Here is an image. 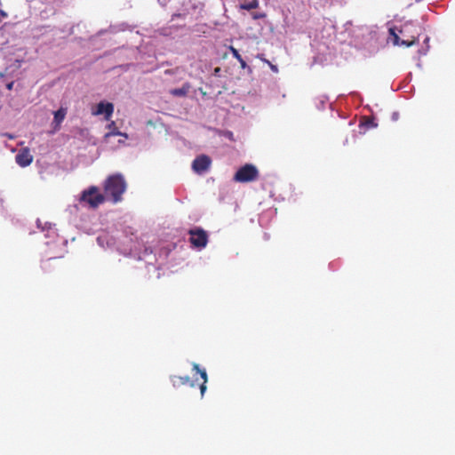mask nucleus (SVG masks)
<instances>
[{"mask_svg": "<svg viewBox=\"0 0 455 455\" xmlns=\"http://www.w3.org/2000/svg\"><path fill=\"white\" fill-rule=\"evenodd\" d=\"M126 182L124 177L117 173L110 175L104 182V196L107 199H110L114 204L122 201V196L126 190Z\"/></svg>", "mask_w": 455, "mask_h": 455, "instance_id": "2", "label": "nucleus"}, {"mask_svg": "<svg viewBox=\"0 0 455 455\" xmlns=\"http://www.w3.org/2000/svg\"><path fill=\"white\" fill-rule=\"evenodd\" d=\"M67 115V108H60L54 112L53 123L55 124V129H58L60 124L63 122Z\"/></svg>", "mask_w": 455, "mask_h": 455, "instance_id": "11", "label": "nucleus"}, {"mask_svg": "<svg viewBox=\"0 0 455 455\" xmlns=\"http://www.w3.org/2000/svg\"><path fill=\"white\" fill-rule=\"evenodd\" d=\"M171 381L174 387H178L185 386V385H190L191 387L194 386V383L191 380L189 376H176V375L172 376Z\"/></svg>", "mask_w": 455, "mask_h": 455, "instance_id": "9", "label": "nucleus"}, {"mask_svg": "<svg viewBox=\"0 0 455 455\" xmlns=\"http://www.w3.org/2000/svg\"><path fill=\"white\" fill-rule=\"evenodd\" d=\"M8 17L7 12L0 9V21Z\"/></svg>", "mask_w": 455, "mask_h": 455, "instance_id": "20", "label": "nucleus"}, {"mask_svg": "<svg viewBox=\"0 0 455 455\" xmlns=\"http://www.w3.org/2000/svg\"><path fill=\"white\" fill-rule=\"evenodd\" d=\"M388 31L394 45L411 47L418 44L419 32L418 26L412 21L404 22L399 28H390Z\"/></svg>", "mask_w": 455, "mask_h": 455, "instance_id": "1", "label": "nucleus"}, {"mask_svg": "<svg viewBox=\"0 0 455 455\" xmlns=\"http://www.w3.org/2000/svg\"><path fill=\"white\" fill-rule=\"evenodd\" d=\"M120 136L124 137V138H127V137H128V136H127V134H126V133H124V132H122V134H121Z\"/></svg>", "mask_w": 455, "mask_h": 455, "instance_id": "24", "label": "nucleus"}, {"mask_svg": "<svg viewBox=\"0 0 455 455\" xmlns=\"http://www.w3.org/2000/svg\"><path fill=\"white\" fill-rule=\"evenodd\" d=\"M259 6V1L258 0H251L250 2L243 3L240 5V8L243 10H252L256 9Z\"/></svg>", "mask_w": 455, "mask_h": 455, "instance_id": "14", "label": "nucleus"}, {"mask_svg": "<svg viewBox=\"0 0 455 455\" xmlns=\"http://www.w3.org/2000/svg\"><path fill=\"white\" fill-rule=\"evenodd\" d=\"M271 68H272L273 70H275V71H276V70H277L276 67H275V66H273V65H271Z\"/></svg>", "mask_w": 455, "mask_h": 455, "instance_id": "23", "label": "nucleus"}, {"mask_svg": "<svg viewBox=\"0 0 455 455\" xmlns=\"http://www.w3.org/2000/svg\"><path fill=\"white\" fill-rule=\"evenodd\" d=\"M258 169L250 164L242 166L235 174L234 180L236 182H251L258 179Z\"/></svg>", "mask_w": 455, "mask_h": 455, "instance_id": "4", "label": "nucleus"}, {"mask_svg": "<svg viewBox=\"0 0 455 455\" xmlns=\"http://www.w3.org/2000/svg\"><path fill=\"white\" fill-rule=\"evenodd\" d=\"M13 84H14V82H10L9 84H7L6 88L8 90H12L13 87Z\"/></svg>", "mask_w": 455, "mask_h": 455, "instance_id": "22", "label": "nucleus"}, {"mask_svg": "<svg viewBox=\"0 0 455 455\" xmlns=\"http://www.w3.org/2000/svg\"><path fill=\"white\" fill-rule=\"evenodd\" d=\"M114 112V105L110 102L100 101L95 110H92L93 116L104 115V118L109 121Z\"/></svg>", "mask_w": 455, "mask_h": 455, "instance_id": "7", "label": "nucleus"}, {"mask_svg": "<svg viewBox=\"0 0 455 455\" xmlns=\"http://www.w3.org/2000/svg\"><path fill=\"white\" fill-rule=\"evenodd\" d=\"M16 163L21 166L26 167L29 165L33 161V156L29 153V150L25 148L20 150L15 156Z\"/></svg>", "mask_w": 455, "mask_h": 455, "instance_id": "8", "label": "nucleus"}, {"mask_svg": "<svg viewBox=\"0 0 455 455\" xmlns=\"http://www.w3.org/2000/svg\"><path fill=\"white\" fill-rule=\"evenodd\" d=\"M164 73H165L166 75H173V74H175V69H166V70L164 71Z\"/></svg>", "mask_w": 455, "mask_h": 455, "instance_id": "21", "label": "nucleus"}, {"mask_svg": "<svg viewBox=\"0 0 455 455\" xmlns=\"http://www.w3.org/2000/svg\"><path fill=\"white\" fill-rule=\"evenodd\" d=\"M4 76V74L0 72V77H3Z\"/></svg>", "mask_w": 455, "mask_h": 455, "instance_id": "26", "label": "nucleus"}, {"mask_svg": "<svg viewBox=\"0 0 455 455\" xmlns=\"http://www.w3.org/2000/svg\"><path fill=\"white\" fill-rule=\"evenodd\" d=\"M229 50H230L233 57L235 58L239 61L241 68H245L247 64H246L245 60L242 58V56L240 55L239 52L233 46H230Z\"/></svg>", "mask_w": 455, "mask_h": 455, "instance_id": "13", "label": "nucleus"}, {"mask_svg": "<svg viewBox=\"0 0 455 455\" xmlns=\"http://www.w3.org/2000/svg\"><path fill=\"white\" fill-rule=\"evenodd\" d=\"M107 128L108 130V132L106 133L105 137L108 138L111 136H117L121 135L122 132L118 130L116 123L114 121H111L108 125Z\"/></svg>", "mask_w": 455, "mask_h": 455, "instance_id": "12", "label": "nucleus"}, {"mask_svg": "<svg viewBox=\"0 0 455 455\" xmlns=\"http://www.w3.org/2000/svg\"><path fill=\"white\" fill-rule=\"evenodd\" d=\"M361 125H365L368 128L375 127L377 124L374 123L372 119H366L364 122L361 123Z\"/></svg>", "mask_w": 455, "mask_h": 455, "instance_id": "17", "label": "nucleus"}, {"mask_svg": "<svg viewBox=\"0 0 455 455\" xmlns=\"http://www.w3.org/2000/svg\"><path fill=\"white\" fill-rule=\"evenodd\" d=\"M189 242L191 245L197 249H203L207 245L208 234L201 228H196L188 230Z\"/></svg>", "mask_w": 455, "mask_h": 455, "instance_id": "5", "label": "nucleus"}, {"mask_svg": "<svg viewBox=\"0 0 455 455\" xmlns=\"http://www.w3.org/2000/svg\"><path fill=\"white\" fill-rule=\"evenodd\" d=\"M219 70H220V68H217L215 69L216 73H219Z\"/></svg>", "mask_w": 455, "mask_h": 455, "instance_id": "25", "label": "nucleus"}, {"mask_svg": "<svg viewBox=\"0 0 455 455\" xmlns=\"http://www.w3.org/2000/svg\"><path fill=\"white\" fill-rule=\"evenodd\" d=\"M206 382H204V380L203 381V383L201 384L200 386V392H201V395L203 396L204 395V392L206 391Z\"/></svg>", "mask_w": 455, "mask_h": 455, "instance_id": "19", "label": "nucleus"}, {"mask_svg": "<svg viewBox=\"0 0 455 455\" xmlns=\"http://www.w3.org/2000/svg\"><path fill=\"white\" fill-rule=\"evenodd\" d=\"M266 17V14L263 12H257L252 14V18L254 20L263 19Z\"/></svg>", "mask_w": 455, "mask_h": 455, "instance_id": "18", "label": "nucleus"}, {"mask_svg": "<svg viewBox=\"0 0 455 455\" xmlns=\"http://www.w3.org/2000/svg\"><path fill=\"white\" fill-rule=\"evenodd\" d=\"M190 88H191L190 84L185 83L182 85V87L171 90L170 93L175 97H185L188 93Z\"/></svg>", "mask_w": 455, "mask_h": 455, "instance_id": "10", "label": "nucleus"}, {"mask_svg": "<svg viewBox=\"0 0 455 455\" xmlns=\"http://www.w3.org/2000/svg\"><path fill=\"white\" fill-rule=\"evenodd\" d=\"M106 201V197L99 191L95 186L90 187L82 192L80 196L81 203H86L91 208L96 209Z\"/></svg>", "mask_w": 455, "mask_h": 455, "instance_id": "3", "label": "nucleus"}, {"mask_svg": "<svg viewBox=\"0 0 455 455\" xmlns=\"http://www.w3.org/2000/svg\"><path fill=\"white\" fill-rule=\"evenodd\" d=\"M56 259H57L56 258H52V259H48L43 261L42 266H41L43 270L45 272L50 271L51 267H52V261L56 260Z\"/></svg>", "mask_w": 455, "mask_h": 455, "instance_id": "16", "label": "nucleus"}, {"mask_svg": "<svg viewBox=\"0 0 455 455\" xmlns=\"http://www.w3.org/2000/svg\"><path fill=\"white\" fill-rule=\"evenodd\" d=\"M193 370L200 374L201 378L203 379V380H204V382H207V373L204 369H200L197 363H193Z\"/></svg>", "mask_w": 455, "mask_h": 455, "instance_id": "15", "label": "nucleus"}, {"mask_svg": "<svg viewBox=\"0 0 455 455\" xmlns=\"http://www.w3.org/2000/svg\"><path fill=\"white\" fill-rule=\"evenodd\" d=\"M212 164L211 158L206 155L197 156L192 163V169L195 172L202 174L206 172Z\"/></svg>", "mask_w": 455, "mask_h": 455, "instance_id": "6", "label": "nucleus"}]
</instances>
